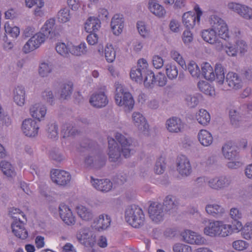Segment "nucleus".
I'll return each instance as SVG.
<instances>
[{
	"instance_id": "22",
	"label": "nucleus",
	"mask_w": 252,
	"mask_h": 252,
	"mask_svg": "<svg viewBox=\"0 0 252 252\" xmlns=\"http://www.w3.org/2000/svg\"><path fill=\"white\" fill-rule=\"evenodd\" d=\"M91 182L94 188L101 191H108L112 188V183L108 179H94L93 177H91Z\"/></svg>"
},
{
	"instance_id": "33",
	"label": "nucleus",
	"mask_w": 252,
	"mask_h": 252,
	"mask_svg": "<svg viewBox=\"0 0 252 252\" xmlns=\"http://www.w3.org/2000/svg\"><path fill=\"white\" fill-rule=\"evenodd\" d=\"M0 167L3 173L8 177L15 176L16 172L12 166L8 162L1 161L0 163Z\"/></svg>"
},
{
	"instance_id": "3",
	"label": "nucleus",
	"mask_w": 252,
	"mask_h": 252,
	"mask_svg": "<svg viewBox=\"0 0 252 252\" xmlns=\"http://www.w3.org/2000/svg\"><path fill=\"white\" fill-rule=\"evenodd\" d=\"M178 202L175 197L168 195L163 201V205L157 202H153L149 206L148 212L150 218L156 223H158L163 220V210L170 211L175 209Z\"/></svg>"
},
{
	"instance_id": "13",
	"label": "nucleus",
	"mask_w": 252,
	"mask_h": 252,
	"mask_svg": "<svg viewBox=\"0 0 252 252\" xmlns=\"http://www.w3.org/2000/svg\"><path fill=\"white\" fill-rule=\"evenodd\" d=\"M12 233L18 238L26 239L28 236V232L25 227V224L19 219H15L11 224Z\"/></svg>"
},
{
	"instance_id": "47",
	"label": "nucleus",
	"mask_w": 252,
	"mask_h": 252,
	"mask_svg": "<svg viewBox=\"0 0 252 252\" xmlns=\"http://www.w3.org/2000/svg\"><path fill=\"white\" fill-rule=\"evenodd\" d=\"M197 85L200 91L206 94L212 95L214 90L208 83L201 81L198 83Z\"/></svg>"
},
{
	"instance_id": "25",
	"label": "nucleus",
	"mask_w": 252,
	"mask_h": 252,
	"mask_svg": "<svg viewBox=\"0 0 252 252\" xmlns=\"http://www.w3.org/2000/svg\"><path fill=\"white\" fill-rule=\"evenodd\" d=\"M100 24L98 18L90 17L85 24V30L88 33H95L100 28Z\"/></svg>"
},
{
	"instance_id": "24",
	"label": "nucleus",
	"mask_w": 252,
	"mask_h": 252,
	"mask_svg": "<svg viewBox=\"0 0 252 252\" xmlns=\"http://www.w3.org/2000/svg\"><path fill=\"white\" fill-rule=\"evenodd\" d=\"M46 107L39 103L35 104L30 108V113L32 116L39 121L44 117L46 114Z\"/></svg>"
},
{
	"instance_id": "46",
	"label": "nucleus",
	"mask_w": 252,
	"mask_h": 252,
	"mask_svg": "<svg viewBox=\"0 0 252 252\" xmlns=\"http://www.w3.org/2000/svg\"><path fill=\"white\" fill-rule=\"evenodd\" d=\"M55 20L53 19H50L47 20L41 28V31L43 34H44L45 37L50 34L52 30L55 25Z\"/></svg>"
},
{
	"instance_id": "36",
	"label": "nucleus",
	"mask_w": 252,
	"mask_h": 252,
	"mask_svg": "<svg viewBox=\"0 0 252 252\" xmlns=\"http://www.w3.org/2000/svg\"><path fill=\"white\" fill-rule=\"evenodd\" d=\"M62 133L63 137L65 138L69 136H75L78 133L77 130L71 124H65L63 126Z\"/></svg>"
},
{
	"instance_id": "49",
	"label": "nucleus",
	"mask_w": 252,
	"mask_h": 252,
	"mask_svg": "<svg viewBox=\"0 0 252 252\" xmlns=\"http://www.w3.org/2000/svg\"><path fill=\"white\" fill-rule=\"evenodd\" d=\"M165 169V159L160 157L156 162L155 171L156 174H160L163 173Z\"/></svg>"
},
{
	"instance_id": "14",
	"label": "nucleus",
	"mask_w": 252,
	"mask_h": 252,
	"mask_svg": "<svg viewBox=\"0 0 252 252\" xmlns=\"http://www.w3.org/2000/svg\"><path fill=\"white\" fill-rule=\"evenodd\" d=\"M228 7L246 19H252V8L239 3L230 2Z\"/></svg>"
},
{
	"instance_id": "10",
	"label": "nucleus",
	"mask_w": 252,
	"mask_h": 252,
	"mask_svg": "<svg viewBox=\"0 0 252 252\" xmlns=\"http://www.w3.org/2000/svg\"><path fill=\"white\" fill-rule=\"evenodd\" d=\"M45 35L42 32H38L33 35L24 45L23 51L29 53L37 49L45 40Z\"/></svg>"
},
{
	"instance_id": "63",
	"label": "nucleus",
	"mask_w": 252,
	"mask_h": 252,
	"mask_svg": "<svg viewBox=\"0 0 252 252\" xmlns=\"http://www.w3.org/2000/svg\"><path fill=\"white\" fill-rule=\"evenodd\" d=\"M182 38L185 44H189L193 40L192 34L190 31L186 30L183 32Z\"/></svg>"
},
{
	"instance_id": "37",
	"label": "nucleus",
	"mask_w": 252,
	"mask_h": 252,
	"mask_svg": "<svg viewBox=\"0 0 252 252\" xmlns=\"http://www.w3.org/2000/svg\"><path fill=\"white\" fill-rule=\"evenodd\" d=\"M196 119L199 124L206 125L210 121V116L206 110L200 109L198 114L196 115Z\"/></svg>"
},
{
	"instance_id": "8",
	"label": "nucleus",
	"mask_w": 252,
	"mask_h": 252,
	"mask_svg": "<svg viewBox=\"0 0 252 252\" xmlns=\"http://www.w3.org/2000/svg\"><path fill=\"white\" fill-rule=\"evenodd\" d=\"M236 147L232 145V142H228L225 144L222 148L223 155L225 158L232 161L227 163V166L229 168L236 169L242 165V163L239 161H233V159H237L238 153L236 150Z\"/></svg>"
},
{
	"instance_id": "29",
	"label": "nucleus",
	"mask_w": 252,
	"mask_h": 252,
	"mask_svg": "<svg viewBox=\"0 0 252 252\" xmlns=\"http://www.w3.org/2000/svg\"><path fill=\"white\" fill-rule=\"evenodd\" d=\"M78 240L85 246L93 247L95 242V236L92 234V232H82L77 235Z\"/></svg>"
},
{
	"instance_id": "43",
	"label": "nucleus",
	"mask_w": 252,
	"mask_h": 252,
	"mask_svg": "<svg viewBox=\"0 0 252 252\" xmlns=\"http://www.w3.org/2000/svg\"><path fill=\"white\" fill-rule=\"evenodd\" d=\"M105 57L109 63L113 62L116 57V52L111 44H107L105 48Z\"/></svg>"
},
{
	"instance_id": "6",
	"label": "nucleus",
	"mask_w": 252,
	"mask_h": 252,
	"mask_svg": "<svg viewBox=\"0 0 252 252\" xmlns=\"http://www.w3.org/2000/svg\"><path fill=\"white\" fill-rule=\"evenodd\" d=\"M115 101L120 106H124L126 111L131 110L134 106L133 98L129 92L125 91L123 86L119 83H116Z\"/></svg>"
},
{
	"instance_id": "48",
	"label": "nucleus",
	"mask_w": 252,
	"mask_h": 252,
	"mask_svg": "<svg viewBox=\"0 0 252 252\" xmlns=\"http://www.w3.org/2000/svg\"><path fill=\"white\" fill-rule=\"evenodd\" d=\"M249 246V244L242 240L234 241L232 243V247L234 249L238 251H242L247 249Z\"/></svg>"
},
{
	"instance_id": "59",
	"label": "nucleus",
	"mask_w": 252,
	"mask_h": 252,
	"mask_svg": "<svg viewBox=\"0 0 252 252\" xmlns=\"http://www.w3.org/2000/svg\"><path fill=\"white\" fill-rule=\"evenodd\" d=\"M137 28L139 34L143 37H146L149 35V31L146 27L144 22L138 21L137 23Z\"/></svg>"
},
{
	"instance_id": "23",
	"label": "nucleus",
	"mask_w": 252,
	"mask_h": 252,
	"mask_svg": "<svg viewBox=\"0 0 252 252\" xmlns=\"http://www.w3.org/2000/svg\"><path fill=\"white\" fill-rule=\"evenodd\" d=\"M166 126L169 131L177 133L183 128L184 124L180 119L173 117L167 121Z\"/></svg>"
},
{
	"instance_id": "53",
	"label": "nucleus",
	"mask_w": 252,
	"mask_h": 252,
	"mask_svg": "<svg viewBox=\"0 0 252 252\" xmlns=\"http://www.w3.org/2000/svg\"><path fill=\"white\" fill-rule=\"evenodd\" d=\"M199 94L195 95H187L186 97V100L188 106L190 107L196 106L199 102Z\"/></svg>"
},
{
	"instance_id": "39",
	"label": "nucleus",
	"mask_w": 252,
	"mask_h": 252,
	"mask_svg": "<svg viewBox=\"0 0 252 252\" xmlns=\"http://www.w3.org/2000/svg\"><path fill=\"white\" fill-rule=\"evenodd\" d=\"M124 25L123 16L122 14H115L112 18L111 27L113 33H118L119 32L116 30V26Z\"/></svg>"
},
{
	"instance_id": "16",
	"label": "nucleus",
	"mask_w": 252,
	"mask_h": 252,
	"mask_svg": "<svg viewBox=\"0 0 252 252\" xmlns=\"http://www.w3.org/2000/svg\"><path fill=\"white\" fill-rule=\"evenodd\" d=\"M177 169L182 176H187L190 174L191 168L188 158L181 155L177 158Z\"/></svg>"
},
{
	"instance_id": "57",
	"label": "nucleus",
	"mask_w": 252,
	"mask_h": 252,
	"mask_svg": "<svg viewBox=\"0 0 252 252\" xmlns=\"http://www.w3.org/2000/svg\"><path fill=\"white\" fill-rule=\"evenodd\" d=\"M229 117L231 124L232 126H233L234 127H237L239 126V116L235 110H231L229 111Z\"/></svg>"
},
{
	"instance_id": "52",
	"label": "nucleus",
	"mask_w": 252,
	"mask_h": 252,
	"mask_svg": "<svg viewBox=\"0 0 252 252\" xmlns=\"http://www.w3.org/2000/svg\"><path fill=\"white\" fill-rule=\"evenodd\" d=\"M232 224V225L226 224L230 228V232H229V235L233 232H238L240 230L242 231L244 227H243L242 223L238 220H234Z\"/></svg>"
},
{
	"instance_id": "40",
	"label": "nucleus",
	"mask_w": 252,
	"mask_h": 252,
	"mask_svg": "<svg viewBox=\"0 0 252 252\" xmlns=\"http://www.w3.org/2000/svg\"><path fill=\"white\" fill-rule=\"evenodd\" d=\"M72 89L73 84L72 82H68L66 84H63L61 90V98L65 99L69 97L72 93Z\"/></svg>"
},
{
	"instance_id": "45",
	"label": "nucleus",
	"mask_w": 252,
	"mask_h": 252,
	"mask_svg": "<svg viewBox=\"0 0 252 252\" xmlns=\"http://www.w3.org/2000/svg\"><path fill=\"white\" fill-rule=\"evenodd\" d=\"M5 32L13 38H16L20 33L19 28L16 26L12 27L8 22L4 25Z\"/></svg>"
},
{
	"instance_id": "2",
	"label": "nucleus",
	"mask_w": 252,
	"mask_h": 252,
	"mask_svg": "<svg viewBox=\"0 0 252 252\" xmlns=\"http://www.w3.org/2000/svg\"><path fill=\"white\" fill-rule=\"evenodd\" d=\"M115 138L121 146V148L114 138L108 137V155L109 160L113 162L118 160L120 158L121 153L123 154L125 158H127L133 154L134 152L133 145L131 139H128L119 133H116Z\"/></svg>"
},
{
	"instance_id": "61",
	"label": "nucleus",
	"mask_w": 252,
	"mask_h": 252,
	"mask_svg": "<svg viewBox=\"0 0 252 252\" xmlns=\"http://www.w3.org/2000/svg\"><path fill=\"white\" fill-rule=\"evenodd\" d=\"M152 62L153 66L157 69L160 68L163 65V60L159 56H154Z\"/></svg>"
},
{
	"instance_id": "51",
	"label": "nucleus",
	"mask_w": 252,
	"mask_h": 252,
	"mask_svg": "<svg viewBox=\"0 0 252 252\" xmlns=\"http://www.w3.org/2000/svg\"><path fill=\"white\" fill-rule=\"evenodd\" d=\"M70 48L68 45L63 42L58 43L56 46V51L63 56H65L68 54Z\"/></svg>"
},
{
	"instance_id": "55",
	"label": "nucleus",
	"mask_w": 252,
	"mask_h": 252,
	"mask_svg": "<svg viewBox=\"0 0 252 252\" xmlns=\"http://www.w3.org/2000/svg\"><path fill=\"white\" fill-rule=\"evenodd\" d=\"M235 46H236L238 53L239 52L241 55L245 54L247 51V44L243 40H237L235 43Z\"/></svg>"
},
{
	"instance_id": "15",
	"label": "nucleus",
	"mask_w": 252,
	"mask_h": 252,
	"mask_svg": "<svg viewBox=\"0 0 252 252\" xmlns=\"http://www.w3.org/2000/svg\"><path fill=\"white\" fill-rule=\"evenodd\" d=\"M60 217L64 223L67 225H73L75 222V219L71 209L64 203L59 206Z\"/></svg>"
},
{
	"instance_id": "26",
	"label": "nucleus",
	"mask_w": 252,
	"mask_h": 252,
	"mask_svg": "<svg viewBox=\"0 0 252 252\" xmlns=\"http://www.w3.org/2000/svg\"><path fill=\"white\" fill-rule=\"evenodd\" d=\"M148 8L152 13L158 17H163L166 13L164 8L156 0H149Z\"/></svg>"
},
{
	"instance_id": "12",
	"label": "nucleus",
	"mask_w": 252,
	"mask_h": 252,
	"mask_svg": "<svg viewBox=\"0 0 252 252\" xmlns=\"http://www.w3.org/2000/svg\"><path fill=\"white\" fill-rule=\"evenodd\" d=\"M52 181L60 186H64L69 183L71 175L69 172L59 169H53L51 172Z\"/></svg>"
},
{
	"instance_id": "42",
	"label": "nucleus",
	"mask_w": 252,
	"mask_h": 252,
	"mask_svg": "<svg viewBox=\"0 0 252 252\" xmlns=\"http://www.w3.org/2000/svg\"><path fill=\"white\" fill-rule=\"evenodd\" d=\"M188 69L191 76L194 78H198L201 75L200 68L194 61L189 62L188 65Z\"/></svg>"
},
{
	"instance_id": "9",
	"label": "nucleus",
	"mask_w": 252,
	"mask_h": 252,
	"mask_svg": "<svg viewBox=\"0 0 252 252\" xmlns=\"http://www.w3.org/2000/svg\"><path fill=\"white\" fill-rule=\"evenodd\" d=\"M194 9L196 14L193 12L189 11L185 13L183 15V23L189 29H192L196 23H199L200 17L202 14V12L198 5H196Z\"/></svg>"
},
{
	"instance_id": "7",
	"label": "nucleus",
	"mask_w": 252,
	"mask_h": 252,
	"mask_svg": "<svg viewBox=\"0 0 252 252\" xmlns=\"http://www.w3.org/2000/svg\"><path fill=\"white\" fill-rule=\"evenodd\" d=\"M204 233L211 237H225L229 235L230 228L221 221L210 222L204 229Z\"/></svg>"
},
{
	"instance_id": "54",
	"label": "nucleus",
	"mask_w": 252,
	"mask_h": 252,
	"mask_svg": "<svg viewBox=\"0 0 252 252\" xmlns=\"http://www.w3.org/2000/svg\"><path fill=\"white\" fill-rule=\"evenodd\" d=\"M51 70V65H50L48 63H41L39 66V74L41 76L44 77L47 76Z\"/></svg>"
},
{
	"instance_id": "1",
	"label": "nucleus",
	"mask_w": 252,
	"mask_h": 252,
	"mask_svg": "<svg viewBox=\"0 0 252 252\" xmlns=\"http://www.w3.org/2000/svg\"><path fill=\"white\" fill-rule=\"evenodd\" d=\"M210 23L211 29L204 30L201 32L203 40L211 44L219 43V37L227 40L229 38L227 25L222 19L217 16H212Z\"/></svg>"
},
{
	"instance_id": "34",
	"label": "nucleus",
	"mask_w": 252,
	"mask_h": 252,
	"mask_svg": "<svg viewBox=\"0 0 252 252\" xmlns=\"http://www.w3.org/2000/svg\"><path fill=\"white\" fill-rule=\"evenodd\" d=\"M156 76L151 70H147L144 79V85L147 88H152L156 83Z\"/></svg>"
},
{
	"instance_id": "20",
	"label": "nucleus",
	"mask_w": 252,
	"mask_h": 252,
	"mask_svg": "<svg viewBox=\"0 0 252 252\" xmlns=\"http://www.w3.org/2000/svg\"><path fill=\"white\" fill-rule=\"evenodd\" d=\"M226 81L230 88L239 89L242 87V80L238 75L233 72H228L226 76Z\"/></svg>"
},
{
	"instance_id": "31",
	"label": "nucleus",
	"mask_w": 252,
	"mask_h": 252,
	"mask_svg": "<svg viewBox=\"0 0 252 252\" xmlns=\"http://www.w3.org/2000/svg\"><path fill=\"white\" fill-rule=\"evenodd\" d=\"M27 6L31 8L33 5H36L37 8L34 10V15L35 16H41L43 15V12L41 8L44 5V2L42 0H25Z\"/></svg>"
},
{
	"instance_id": "64",
	"label": "nucleus",
	"mask_w": 252,
	"mask_h": 252,
	"mask_svg": "<svg viewBox=\"0 0 252 252\" xmlns=\"http://www.w3.org/2000/svg\"><path fill=\"white\" fill-rule=\"evenodd\" d=\"M67 4L72 10H78L81 5L79 0H67Z\"/></svg>"
},
{
	"instance_id": "21",
	"label": "nucleus",
	"mask_w": 252,
	"mask_h": 252,
	"mask_svg": "<svg viewBox=\"0 0 252 252\" xmlns=\"http://www.w3.org/2000/svg\"><path fill=\"white\" fill-rule=\"evenodd\" d=\"M132 121L135 126L143 132L148 131L149 126L145 118L138 112H134L132 115Z\"/></svg>"
},
{
	"instance_id": "4",
	"label": "nucleus",
	"mask_w": 252,
	"mask_h": 252,
	"mask_svg": "<svg viewBox=\"0 0 252 252\" xmlns=\"http://www.w3.org/2000/svg\"><path fill=\"white\" fill-rule=\"evenodd\" d=\"M201 73L205 79L209 81L216 80L219 84H223L224 80V68L220 63H217L215 68V73L213 67L207 62L203 63L201 65Z\"/></svg>"
},
{
	"instance_id": "17",
	"label": "nucleus",
	"mask_w": 252,
	"mask_h": 252,
	"mask_svg": "<svg viewBox=\"0 0 252 252\" xmlns=\"http://www.w3.org/2000/svg\"><path fill=\"white\" fill-rule=\"evenodd\" d=\"M184 241L191 244L202 245L204 239L200 235L190 230H186L182 233Z\"/></svg>"
},
{
	"instance_id": "11",
	"label": "nucleus",
	"mask_w": 252,
	"mask_h": 252,
	"mask_svg": "<svg viewBox=\"0 0 252 252\" xmlns=\"http://www.w3.org/2000/svg\"><path fill=\"white\" fill-rule=\"evenodd\" d=\"M39 127L37 122L32 119L25 120L22 123L21 129L23 133L28 137H34L37 135Z\"/></svg>"
},
{
	"instance_id": "60",
	"label": "nucleus",
	"mask_w": 252,
	"mask_h": 252,
	"mask_svg": "<svg viewBox=\"0 0 252 252\" xmlns=\"http://www.w3.org/2000/svg\"><path fill=\"white\" fill-rule=\"evenodd\" d=\"M48 137L50 138H56L58 136V126L55 124L48 126L47 129Z\"/></svg>"
},
{
	"instance_id": "19",
	"label": "nucleus",
	"mask_w": 252,
	"mask_h": 252,
	"mask_svg": "<svg viewBox=\"0 0 252 252\" xmlns=\"http://www.w3.org/2000/svg\"><path fill=\"white\" fill-rule=\"evenodd\" d=\"M231 181L228 177L221 176L211 179L208 182L210 187L213 189H219L228 187Z\"/></svg>"
},
{
	"instance_id": "32",
	"label": "nucleus",
	"mask_w": 252,
	"mask_h": 252,
	"mask_svg": "<svg viewBox=\"0 0 252 252\" xmlns=\"http://www.w3.org/2000/svg\"><path fill=\"white\" fill-rule=\"evenodd\" d=\"M76 211L78 215L83 220H89L93 217L92 212L83 205L77 206L76 208Z\"/></svg>"
},
{
	"instance_id": "62",
	"label": "nucleus",
	"mask_w": 252,
	"mask_h": 252,
	"mask_svg": "<svg viewBox=\"0 0 252 252\" xmlns=\"http://www.w3.org/2000/svg\"><path fill=\"white\" fill-rule=\"evenodd\" d=\"M156 83L159 86H164L166 85L167 82V79L165 76L161 73H159L156 76Z\"/></svg>"
},
{
	"instance_id": "27",
	"label": "nucleus",
	"mask_w": 252,
	"mask_h": 252,
	"mask_svg": "<svg viewBox=\"0 0 252 252\" xmlns=\"http://www.w3.org/2000/svg\"><path fill=\"white\" fill-rule=\"evenodd\" d=\"M111 220L107 215L102 214L99 216L96 221L94 222V226L98 231L107 229L110 225Z\"/></svg>"
},
{
	"instance_id": "35",
	"label": "nucleus",
	"mask_w": 252,
	"mask_h": 252,
	"mask_svg": "<svg viewBox=\"0 0 252 252\" xmlns=\"http://www.w3.org/2000/svg\"><path fill=\"white\" fill-rule=\"evenodd\" d=\"M69 52L73 55L80 56L87 52V47L85 42H82L77 46H73L70 48Z\"/></svg>"
},
{
	"instance_id": "44",
	"label": "nucleus",
	"mask_w": 252,
	"mask_h": 252,
	"mask_svg": "<svg viewBox=\"0 0 252 252\" xmlns=\"http://www.w3.org/2000/svg\"><path fill=\"white\" fill-rule=\"evenodd\" d=\"M71 19L70 10L67 8L62 9L58 14L59 22L63 23L68 22Z\"/></svg>"
},
{
	"instance_id": "5",
	"label": "nucleus",
	"mask_w": 252,
	"mask_h": 252,
	"mask_svg": "<svg viewBox=\"0 0 252 252\" xmlns=\"http://www.w3.org/2000/svg\"><path fill=\"white\" fill-rule=\"evenodd\" d=\"M126 221L131 226L138 228L144 224L145 215L142 209L136 205L128 206L125 211Z\"/></svg>"
},
{
	"instance_id": "28",
	"label": "nucleus",
	"mask_w": 252,
	"mask_h": 252,
	"mask_svg": "<svg viewBox=\"0 0 252 252\" xmlns=\"http://www.w3.org/2000/svg\"><path fill=\"white\" fill-rule=\"evenodd\" d=\"M198 139L200 144L204 146L210 145L213 140L211 133L208 130L201 129L198 134Z\"/></svg>"
},
{
	"instance_id": "50",
	"label": "nucleus",
	"mask_w": 252,
	"mask_h": 252,
	"mask_svg": "<svg viewBox=\"0 0 252 252\" xmlns=\"http://www.w3.org/2000/svg\"><path fill=\"white\" fill-rule=\"evenodd\" d=\"M222 209L218 205H208L206 207V211L207 213L213 216L222 213Z\"/></svg>"
},
{
	"instance_id": "38",
	"label": "nucleus",
	"mask_w": 252,
	"mask_h": 252,
	"mask_svg": "<svg viewBox=\"0 0 252 252\" xmlns=\"http://www.w3.org/2000/svg\"><path fill=\"white\" fill-rule=\"evenodd\" d=\"M165 72L170 79L176 78L178 74L177 66L172 63H168L165 65Z\"/></svg>"
},
{
	"instance_id": "30",
	"label": "nucleus",
	"mask_w": 252,
	"mask_h": 252,
	"mask_svg": "<svg viewBox=\"0 0 252 252\" xmlns=\"http://www.w3.org/2000/svg\"><path fill=\"white\" fill-rule=\"evenodd\" d=\"M14 100L19 106L23 105L25 101V91L22 86H18L14 92Z\"/></svg>"
},
{
	"instance_id": "41",
	"label": "nucleus",
	"mask_w": 252,
	"mask_h": 252,
	"mask_svg": "<svg viewBox=\"0 0 252 252\" xmlns=\"http://www.w3.org/2000/svg\"><path fill=\"white\" fill-rule=\"evenodd\" d=\"M144 72L140 68L133 67L130 73V78L136 82L141 83L142 81V73Z\"/></svg>"
},
{
	"instance_id": "18",
	"label": "nucleus",
	"mask_w": 252,
	"mask_h": 252,
	"mask_svg": "<svg viewBox=\"0 0 252 252\" xmlns=\"http://www.w3.org/2000/svg\"><path fill=\"white\" fill-rule=\"evenodd\" d=\"M108 100L104 92L93 94L90 99V103L94 107L101 108L105 106Z\"/></svg>"
},
{
	"instance_id": "56",
	"label": "nucleus",
	"mask_w": 252,
	"mask_h": 252,
	"mask_svg": "<svg viewBox=\"0 0 252 252\" xmlns=\"http://www.w3.org/2000/svg\"><path fill=\"white\" fill-rule=\"evenodd\" d=\"M170 55L172 59L175 61L183 68L184 66H186L185 61L182 56L177 51H172L171 52Z\"/></svg>"
},
{
	"instance_id": "58",
	"label": "nucleus",
	"mask_w": 252,
	"mask_h": 252,
	"mask_svg": "<svg viewBox=\"0 0 252 252\" xmlns=\"http://www.w3.org/2000/svg\"><path fill=\"white\" fill-rule=\"evenodd\" d=\"M174 252H192L190 246L182 244H177L173 247Z\"/></svg>"
}]
</instances>
